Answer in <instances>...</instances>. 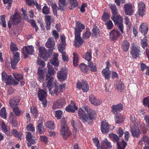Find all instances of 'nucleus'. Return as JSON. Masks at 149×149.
Returning a JSON list of instances; mask_svg holds the SVG:
<instances>
[{
	"mask_svg": "<svg viewBox=\"0 0 149 149\" xmlns=\"http://www.w3.org/2000/svg\"><path fill=\"white\" fill-rule=\"evenodd\" d=\"M107 68L103 69L102 71V73L104 75L106 79L109 80L110 78V75L111 74V71L107 70Z\"/></svg>",
	"mask_w": 149,
	"mask_h": 149,
	"instance_id": "28",
	"label": "nucleus"
},
{
	"mask_svg": "<svg viewBox=\"0 0 149 149\" xmlns=\"http://www.w3.org/2000/svg\"><path fill=\"white\" fill-rule=\"evenodd\" d=\"M70 5L69 8L71 10L77 7L78 5V3L76 0H68Z\"/></svg>",
	"mask_w": 149,
	"mask_h": 149,
	"instance_id": "30",
	"label": "nucleus"
},
{
	"mask_svg": "<svg viewBox=\"0 0 149 149\" xmlns=\"http://www.w3.org/2000/svg\"><path fill=\"white\" fill-rule=\"evenodd\" d=\"M134 128L131 130L132 135L134 137H138L139 135L140 131L139 130V125L136 123L135 124Z\"/></svg>",
	"mask_w": 149,
	"mask_h": 149,
	"instance_id": "21",
	"label": "nucleus"
},
{
	"mask_svg": "<svg viewBox=\"0 0 149 149\" xmlns=\"http://www.w3.org/2000/svg\"><path fill=\"white\" fill-rule=\"evenodd\" d=\"M62 57L63 61L67 62L68 61V56L66 55L65 52H62Z\"/></svg>",
	"mask_w": 149,
	"mask_h": 149,
	"instance_id": "61",
	"label": "nucleus"
},
{
	"mask_svg": "<svg viewBox=\"0 0 149 149\" xmlns=\"http://www.w3.org/2000/svg\"><path fill=\"white\" fill-rule=\"evenodd\" d=\"M89 100L91 103L95 106L100 105L102 103V101L97 99L93 95H91L89 96Z\"/></svg>",
	"mask_w": 149,
	"mask_h": 149,
	"instance_id": "16",
	"label": "nucleus"
},
{
	"mask_svg": "<svg viewBox=\"0 0 149 149\" xmlns=\"http://www.w3.org/2000/svg\"><path fill=\"white\" fill-rule=\"evenodd\" d=\"M101 131L102 133H105L108 132L109 130V127L108 124L104 122H101Z\"/></svg>",
	"mask_w": 149,
	"mask_h": 149,
	"instance_id": "22",
	"label": "nucleus"
},
{
	"mask_svg": "<svg viewBox=\"0 0 149 149\" xmlns=\"http://www.w3.org/2000/svg\"><path fill=\"white\" fill-rule=\"evenodd\" d=\"M109 136L111 138L113 141H115L117 143L118 142L119 138L118 136L114 133H111L109 134Z\"/></svg>",
	"mask_w": 149,
	"mask_h": 149,
	"instance_id": "46",
	"label": "nucleus"
},
{
	"mask_svg": "<svg viewBox=\"0 0 149 149\" xmlns=\"http://www.w3.org/2000/svg\"><path fill=\"white\" fill-rule=\"evenodd\" d=\"M123 48L124 51H127L129 47V43L127 40H125L123 42L122 44Z\"/></svg>",
	"mask_w": 149,
	"mask_h": 149,
	"instance_id": "45",
	"label": "nucleus"
},
{
	"mask_svg": "<svg viewBox=\"0 0 149 149\" xmlns=\"http://www.w3.org/2000/svg\"><path fill=\"white\" fill-rule=\"evenodd\" d=\"M10 49L12 51H17L18 50L16 45L15 43L12 42L10 45Z\"/></svg>",
	"mask_w": 149,
	"mask_h": 149,
	"instance_id": "57",
	"label": "nucleus"
},
{
	"mask_svg": "<svg viewBox=\"0 0 149 149\" xmlns=\"http://www.w3.org/2000/svg\"><path fill=\"white\" fill-rule=\"evenodd\" d=\"M135 48H132V50L131 52V53L132 55V56L133 58H136L138 57L139 55V50H136V51H135L134 49Z\"/></svg>",
	"mask_w": 149,
	"mask_h": 149,
	"instance_id": "48",
	"label": "nucleus"
},
{
	"mask_svg": "<svg viewBox=\"0 0 149 149\" xmlns=\"http://www.w3.org/2000/svg\"><path fill=\"white\" fill-rule=\"evenodd\" d=\"M45 21L46 22V28L47 30L50 28L51 24L54 21V19L52 16L47 15L45 16Z\"/></svg>",
	"mask_w": 149,
	"mask_h": 149,
	"instance_id": "13",
	"label": "nucleus"
},
{
	"mask_svg": "<svg viewBox=\"0 0 149 149\" xmlns=\"http://www.w3.org/2000/svg\"><path fill=\"white\" fill-rule=\"evenodd\" d=\"M88 66L90 68V70L92 72H95L97 71V69L95 63L92 62L89 63Z\"/></svg>",
	"mask_w": 149,
	"mask_h": 149,
	"instance_id": "37",
	"label": "nucleus"
},
{
	"mask_svg": "<svg viewBox=\"0 0 149 149\" xmlns=\"http://www.w3.org/2000/svg\"><path fill=\"white\" fill-rule=\"evenodd\" d=\"M39 56L42 57L45 60H47L48 58H50L52 55V52L49 50L48 52L46 50L45 48L40 47L39 49Z\"/></svg>",
	"mask_w": 149,
	"mask_h": 149,
	"instance_id": "5",
	"label": "nucleus"
},
{
	"mask_svg": "<svg viewBox=\"0 0 149 149\" xmlns=\"http://www.w3.org/2000/svg\"><path fill=\"white\" fill-rule=\"evenodd\" d=\"M114 86L115 88L121 92L123 90L124 88V84L120 81H118L116 82Z\"/></svg>",
	"mask_w": 149,
	"mask_h": 149,
	"instance_id": "27",
	"label": "nucleus"
},
{
	"mask_svg": "<svg viewBox=\"0 0 149 149\" xmlns=\"http://www.w3.org/2000/svg\"><path fill=\"white\" fill-rule=\"evenodd\" d=\"M115 119L116 124L122 123L124 121L123 116L120 114L116 115L115 117Z\"/></svg>",
	"mask_w": 149,
	"mask_h": 149,
	"instance_id": "33",
	"label": "nucleus"
},
{
	"mask_svg": "<svg viewBox=\"0 0 149 149\" xmlns=\"http://www.w3.org/2000/svg\"><path fill=\"white\" fill-rule=\"evenodd\" d=\"M88 120H92L94 118L95 115L96 114V112L92 109L89 110L88 113Z\"/></svg>",
	"mask_w": 149,
	"mask_h": 149,
	"instance_id": "40",
	"label": "nucleus"
},
{
	"mask_svg": "<svg viewBox=\"0 0 149 149\" xmlns=\"http://www.w3.org/2000/svg\"><path fill=\"white\" fill-rule=\"evenodd\" d=\"M77 107L75 106L74 102H72L71 104L69 105L65 108L66 111L71 112H74L77 109Z\"/></svg>",
	"mask_w": 149,
	"mask_h": 149,
	"instance_id": "24",
	"label": "nucleus"
},
{
	"mask_svg": "<svg viewBox=\"0 0 149 149\" xmlns=\"http://www.w3.org/2000/svg\"><path fill=\"white\" fill-rule=\"evenodd\" d=\"M10 123L14 126H16L17 125V122L16 119V117L15 115L11 113L10 114Z\"/></svg>",
	"mask_w": 149,
	"mask_h": 149,
	"instance_id": "34",
	"label": "nucleus"
},
{
	"mask_svg": "<svg viewBox=\"0 0 149 149\" xmlns=\"http://www.w3.org/2000/svg\"><path fill=\"white\" fill-rule=\"evenodd\" d=\"M66 72L65 70L62 68L61 70L57 72V77L58 79L62 81L66 79Z\"/></svg>",
	"mask_w": 149,
	"mask_h": 149,
	"instance_id": "14",
	"label": "nucleus"
},
{
	"mask_svg": "<svg viewBox=\"0 0 149 149\" xmlns=\"http://www.w3.org/2000/svg\"><path fill=\"white\" fill-rule=\"evenodd\" d=\"M13 108V111L15 113V115L18 116H19L20 113V111L19 108L17 107H15L14 108Z\"/></svg>",
	"mask_w": 149,
	"mask_h": 149,
	"instance_id": "59",
	"label": "nucleus"
},
{
	"mask_svg": "<svg viewBox=\"0 0 149 149\" xmlns=\"http://www.w3.org/2000/svg\"><path fill=\"white\" fill-rule=\"evenodd\" d=\"M6 16L5 15L1 16V21L2 25L3 27L6 28V22L5 20Z\"/></svg>",
	"mask_w": 149,
	"mask_h": 149,
	"instance_id": "54",
	"label": "nucleus"
},
{
	"mask_svg": "<svg viewBox=\"0 0 149 149\" xmlns=\"http://www.w3.org/2000/svg\"><path fill=\"white\" fill-rule=\"evenodd\" d=\"M92 30L93 34V36L96 37H97L100 36V31L99 29L96 25H94Z\"/></svg>",
	"mask_w": 149,
	"mask_h": 149,
	"instance_id": "36",
	"label": "nucleus"
},
{
	"mask_svg": "<svg viewBox=\"0 0 149 149\" xmlns=\"http://www.w3.org/2000/svg\"><path fill=\"white\" fill-rule=\"evenodd\" d=\"M77 85V88L79 89L82 88L84 92H86L89 89V86L86 80H82L81 82H78Z\"/></svg>",
	"mask_w": 149,
	"mask_h": 149,
	"instance_id": "7",
	"label": "nucleus"
},
{
	"mask_svg": "<svg viewBox=\"0 0 149 149\" xmlns=\"http://www.w3.org/2000/svg\"><path fill=\"white\" fill-rule=\"evenodd\" d=\"M19 60V54L18 52L14 53L13 58L11 61V67L13 68H16V65Z\"/></svg>",
	"mask_w": 149,
	"mask_h": 149,
	"instance_id": "9",
	"label": "nucleus"
},
{
	"mask_svg": "<svg viewBox=\"0 0 149 149\" xmlns=\"http://www.w3.org/2000/svg\"><path fill=\"white\" fill-rule=\"evenodd\" d=\"M65 83H62L59 86L55 85L54 86H52L48 89L51 95L55 94L58 95L60 93L63 91V89L65 88Z\"/></svg>",
	"mask_w": 149,
	"mask_h": 149,
	"instance_id": "3",
	"label": "nucleus"
},
{
	"mask_svg": "<svg viewBox=\"0 0 149 149\" xmlns=\"http://www.w3.org/2000/svg\"><path fill=\"white\" fill-rule=\"evenodd\" d=\"M2 79L3 81H7V84H11L10 81L12 80V76L11 75L8 76L7 73L3 71L2 73Z\"/></svg>",
	"mask_w": 149,
	"mask_h": 149,
	"instance_id": "18",
	"label": "nucleus"
},
{
	"mask_svg": "<svg viewBox=\"0 0 149 149\" xmlns=\"http://www.w3.org/2000/svg\"><path fill=\"white\" fill-rule=\"evenodd\" d=\"M105 24L106 25L108 29H111L113 28V24L110 20L108 21L107 22H106Z\"/></svg>",
	"mask_w": 149,
	"mask_h": 149,
	"instance_id": "56",
	"label": "nucleus"
},
{
	"mask_svg": "<svg viewBox=\"0 0 149 149\" xmlns=\"http://www.w3.org/2000/svg\"><path fill=\"white\" fill-rule=\"evenodd\" d=\"M61 120V134L63 139H66L71 134V132L67 127L65 119L62 118Z\"/></svg>",
	"mask_w": 149,
	"mask_h": 149,
	"instance_id": "1",
	"label": "nucleus"
},
{
	"mask_svg": "<svg viewBox=\"0 0 149 149\" xmlns=\"http://www.w3.org/2000/svg\"><path fill=\"white\" fill-rule=\"evenodd\" d=\"M109 6L112 14V16H116L117 15L118 12L115 5L114 4H110Z\"/></svg>",
	"mask_w": 149,
	"mask_h": 149,
	"instance_id": "29",
	"label": "nucleus"
},
{
	"mask_svg": "<svg viewBox=\"0 0 149 149\" xmlns=\"http://www.w3.org/2000/svg\"><path fill=\"white\" fill-rule=\"evenodd\" d=\"M80 69L81 71L84 73H87L88 71L87 65L84 63H81L79 65Z\"/></svg>",
	"mask_w": 149,
	"mask_h": 149,
	"instance_id": "42",
	"label": "nucleus"
},
{
	"mask_svg": "<svg viewBox=\"0 0 149 149\" xmlns=\"http://www.w3.org/2000/svg\"><path fill=\"white\" fill-rule=\"evenodd\" d=\"M54 78L51 76L46 75V81L47 83H44L43 84V88L45 90H47V88L50 89L54 83Z\"/></svg>",
	"mask_w": 149,
	"mask_h": 149,
	"instance_id": "6",
	"label": "nucleus"
},
{
	"mask_svg": "<svg viewBox=\"0 0 149 149\" xmlns=\"http://www.w3.org/2000/svg\"><path fill=\"white\" fill-rule=\"evenodd\" d=\"M31 111L35 118H36L38 114L37 109L34 107H32L31 108Z\"/></svg>",
	"mask_w": 149,
	"mask_h": 149,
	"instance_id": "53",
	"label": "nucleus"
},
{
	"mask_svg": "<svg viewBox=\"0 0 149 149\" xmlns=\"http://www.w3.org/2000/svg\"><path fill=\"white\" fill-rule=\"evenodd\" d=\"M45 125L46 127L50 130H53L55 127L54 122L51 121L47 122Z\"/></svg>",
	"mask_w": 149,
	"mask_h": 149,
	"instance_id": "41",
	"label": "nucleus"
},
{
	"mask_svg": "<svg viewBox=\"0 0 149 149\" xmlns=\"http://www.w3.org/2000/svg\"><path fill=\"white\" fill-rule=\"evenodd\" d=\"M85 58L86 60L89 62L91 60V53L90 52H87L85 56Z\"/></svg>",
	"mask_w": 149,
	"mask_h": 149,
	"instance_id": "55",
	"label": "nucleus"
},
{
	"mask_svg": "<svg viewBox=\"0 0 149 149\" xmlns=\"http://www.w3.org/2000/svg\"><path fill=\"white\" fill-rule=\"evenodd\" d=\"M63 112L61 110H58L56 111L55 116L58 119H61V116Z\"/></svg>",
	"mask_w": 149,
	"mask_h": 149,
	"instance_id": "60",
	"label": "nucleus"
},
{
	"mask_svg": "<svg viewBox=\"0 0 149 149\" xmlns=\"http://www.w3.org/2000/svg\"><path fill=\"white\" fill-rule=\"evenodd\" d=\"M47 67H48V72L46 75H49L52 76L54 75L55 73V71L52 66L49 63L47 64Z\"/></svg>",
	"mask_w": 149,
	"mask_h": 149,
	"instance_id": "32",
	"label": "nucleus"
},
{
	"mask_svg": "<svg viewBox=\"0 0 149 149\" xmlns=\"http://www.w3.org/2000/svg\"><path fill=\"white\" fill-rule=\"evenodd\" d=\"M117 146L118 149H124L127 145V143L123 140L122 142L117 143Z\"/></svg>",
	"mask_w": 149,
	"mask_h": 149,
	"instance_id": "43",
	"label": "nucleus"
},
{
	"mask_svg": "<svg viewBox=\"0 0 149 149\" xmlns=\"http://www.w3.org/2000/svg\"><path fill=\"white\" fill-rule=\"evenodd\" d=\"M146 10L145 4L143 2H140V17H143L146 15Z\"/></svg>",
	"mask_w": 149,
	"mask_h": 149,
	"instance_id": "26",
	"label": "nucleus"
},
{
	"mask_svg": "<svg viewBox=\"0 0 149 149\" xmlns=\"http://www.w3.org/2000/svg\"><path fill=\"white\" fill-rule=\"evenodd\" d=\"M25 49L26 53L32 55L34 52L33 47L32 45L25 46Z\"/></svg>",
	"mask_w": 149,
	"mask_h": 149,
	"instance_id": "39",
	"label": "nucleus"
},
{
	"mask_svg": "<svg viewBox=\"0 0 149 149\" xmlns=\"http://www.w3.org/2000/svg\"><path fill=\"white\" fill-rule=\"evenodd\" d=\"M78 114L79 118L84 123L86 122L88 123V115L85 112L84 110L81 108H79L78 111Z\"/></svg>",
	"mask_w": 149,
	"mask_h": 149,
	"instance_id": "8",
	"label": "nucleus"
},
{
	"mask_svg": "<svg viewBox=\"0 0 149 149\" xmlns=\"http://www.w3.org/2000/svg\"><path fill=\"white\" fill-rule=\"evenodd\" d=\"M0 116L3 119H6L7 113L5 108L3 107L0 110Z\"/></svg>",
	"mask_w": 149,
	"mask_h": 149,
	"instance_id": "44",
	"label": "nucleus"
},
{
	"mask_svg": "<svg viewBox=\"0 0 149 149\" xmlns=\"http://www.w3.org/2000/svg\"><path fill=\"white\" fill-rule=\"evenodd\" d=\"M112 111L115 114L118 113V112L120 111L123 109V105L121 104H118L117 105H113L111 107Z\"/></svg>",
	"mask_w": 149,
	"mask_h": 149,
	"instance_id": "19",
	"label": "nucleus"
},
{
	"mask_svg": "<svg viewBox=\"0 0 149 149\" xmlns=\"http://www.w3.org/2000/svg\"><path fill=\"white\" fill-rule=\"evenodd\" d=\"M38 73L39 75L38 79L40 82L43 81L44 79V74L42 68L40 67L38 68Z\"/></svg>",
	"mask_w": 149,
	"mask_h": 149,
	"instance_id": "31",
	"label": "nucleus"
},
{
	"mask_svg": "<svg viewBox=\"0 0 149 149\" xmlns=\"http://www.w3.org/2000/svg\"><path fill=\"white\" fill-rule=\"evenodd\" d=\"M148 24L145 22L141 24L140 25V31L143 35L146 34L148 31Z\"/></svg>",
	"mask_w": 149,
	"mask_h": 149,
	"instance_id": "23",
	"label": "nucleus"
},
{
	"mask_svg": "<svg viewBox=\"0 0 149 149\" xmlns=\"http://www.w3.org/2000/svg\"><path fill=\"white\" fill-rule=\"evenodd\" d=\"M50 63L53 65L58 66L59 65L58 58H53L50 61Z\"/></svg>",
	"mask_w": 149,
	"mask_h": 149,
	"instance_id": "58",
	"label": "nucleus"
},
{
	"mask_svg": "<svg viewBox=\"0 0 149 149\" xmlns=\"http://www.w3.org/2000/svg\"><path fill=\"white\" fill-rule=\"evenodd\" d=\"M111 19L114 21L116 25H117L118 29L121 31V33H123V19L120 15H117L116 16H112L111 17Z\"/></svg>",
	"mask_w": 149,
	"mask_h": 149,
	"instance_id": "4",
	"label": "nucleus"
},
{
	"mask_svg": "<svg viewBox=\"0 0 149 149\" xmlns=\"http://www.w3.org/2000/svg\"><path fill=\"white\" fill-rule=\"evenodd\" d=\"M55 45V41L53 38H49L46 43V47L48 48H50L49 50L52 52Z\"/></svg>",
	"mask_w": 149,
	"mask_h": 149,
	"instance_id": "17",
	"label": "nucleus"
},
{
	"mask_svg": "<svg viewBox=\"0 0 149 149\" xmlns=\"http://www.w3.org/2000/svg\"><path fill=\"white\" fill-rule=\"evenodd\" d=\"M65 1V0H58L59 9L61 11H63L64 10V7L66 5Z\"/></svg>",
	"mask_w": 149,
	"mask_h": 149,
	"instance_id": "38",
	"label": "nucleus"
},
{
	"mask_svg": "<svg viewBox=\"0 0 149 149\" xmlns=\"http://www.w3.org/2000/svg\"><path fill=\"white\" fill-rule=\"evenodd\" d=\"M22 21V19L20 14L18 13H15L10 17V20L8 22V26L9 29L11 26V24L15 25L18 24Z\"/></svg>",
	"mask_w": 149,
	"mask_h": 149,
	"instance_id": "2",
	"label": "nucleus"
},
{
	"mask_svg": "<svg viewBox=\"0 0 149 149\" xmlns=\"http://www.w3.org/2000/svg\"><path fill=\"white\" fill-rule=\"evenodd\" d=\"M42 11L44 14H48L49 13V9L47 6H45L43 7Z\"/></svg>",
	"mask_w": 149,
	"mask_h": 149,
	"instance_id": "63",
	"label": "nucleus"
},
{
	"mask_svg": "<svg viewBox=\"0 0 149 149\" xmlns=\"http://www.w3.org/2000/svg\"><path fill=\"white\" fill-rule=\"evenodd\" d=\"M121 35L120 33L118 30L113 29L110 33V38L113 40H116Z\"/></svg>",
	"mask_w": 149,
	"mask_h": 149,
	"instance_id": "10",
	"label": "nucleus"
},
{
	"mask_svg": "<svg viewBox=\"0 0 149 149\" xmlns=\"http://www.w3.org/2000/svg\"><path fill=\"white\" fill-rule=\"evenodd\" d=\"M27 140L30 143L35 144L36 143L35 139L33 138L32 135L31 133L28 132L26 136Z\"/></svg>",
	"mask_w": 149,
	"mask_h": 149,
	"instance_id": "35",
	"label": "nucleus"
},
{
	"mask_svg": "<svg viewBox=\"0 0 149 149\" xmlns=\"http://www.w3.org/2000/svg\"><path fill=\"white\" fill-rule=\"evenodd\" d=\"M74 58L73 59V63L74 66H77L78 65L79 58L77 54L73 53Z\"/></svg>",
	"mask_w": 149,
	"mask_h": 149,
	"instance_id": "49",
	"label": "nucleus"
},
{
	"mask_svg": "<svg viewBox=\"0 0 149 149\" xmlns=\"http://www.w3.org/2000/svg\"><path fill=\"white\" fill-rule=\"evenodd\" d=\"M47 93L43 90H39L38 93V97L40 100L43 101L45 99L47 96Z\"/></svg>",
	"mask_w": 149,
	"mask_h": 149,
	"instance_id": "25",
	"label": "nucleus"
},
{
	"mask_svg": "<svg viewBox=\"0 0 149 149\" xmlns=\"http://www.w3.org/2000/svg\"><path fill=\"white\" fill-rule=\"evenodd\" d=\"M80 34H75L74 45L76 47H80L83 43L84 41L80 37Z\"/></svg>",
	"mask_w": 149,
	"mask_h": 149,
	"instance_id": "11",
	"label": "nucleus"
},
{
	"mask_svg": "<svg viewBox=\"0 0 149 149\" xmlns=\"http://www.w3.org/2000/svg\"><path fill=\"white\" fill-rule=\"evenodd\" d=\"M37 128L39 132L41 134H44L45 132L44 128L43 127L42 123H40L38 124Z\"/></svg>",
	"mask_w": 149,
	"mask_h": 149,
	"instance_id": "47",
	"label": "nucleus"
},
{
	"mask_svg": "<svg viewBox=\"0 0 149 149\" xmlns=\"http://www.w3.org/2000/svg\"><path fill=\"white\" fill-rule=\"evenodd\" d=\"M9 104L12 108H14V107L18 105L19 100L17 97H11L9 100Z\"/></svg>",
	"mask_w": 149,
	"mask_h": 149,
	"instance_id": "20",
	"label": "nucleus"
},
{
	"mask_svg": "<svg viewBox=\"0 0 149 149\" xmlns=\"http://www.w3.org/2000/svg\"><path fill=\"white\" fill-rule=\"evenodd\" d=\"M141 140L143 141L145 145H149V136H144L140 140V141Z\"/></svg>",
	"mask_w": 149,
	"mask_h": 149,
	"instance_id": "52",
	"label": "nucleus"
},
{
	"mask_svg": "<svg viewBox=\"0 0 149 149\" xmlns=\"http://www.w3.org/2000/svg\"><path fill=\"white\" fill-rule=\"evenodd\" d=\"M13 75L15 79L18 81H21L23 80V76L18 74H14Z\"/></svg>",
	"mask_w": 149,
	"mask_h": 149,
	"instance_id": "50",
	"label": "nucleus"
},
{
	"mask_svg": "<svg viewBox=\"0 0 149 149\" xmlns=\"http://www.w3.org/2000/svg\"><path fill=\"white\" fill-rule=\"evenodd\" d=\"M110 17L108 13H104L102 17V20L104 22L107 21L109 18Z\"/></svg>",
	"mask_w": 149,
	"mask_h": 149,
	"instance_id": "64",
	"label": "nucleus"
},
{
	"mask_svg": "<svg viewBox=\"0 0 149 149\" xmlns=\"http://www.w3.org/2000/svg\"><path fill=\"white\" fill-rule=\"evenodd\" d=\"M146 39H144L141 41V46L142 47L145 49V48L148 46V43Z\"/></svg>",
	"mask_w": 149,
	"mask_h": 149,
	"instance_id": "62",
	"label": "nucleus"
},
{
	"mask_svg": "<svg viewBox=\"0 0 149 149\" xmlns=\"http://www.w3.org/2000/svg\"><path fill=\"white\" fill-rule=\"evenodd\" d=\"M124 9L125 14L127 15H130L132 14L133 12L132 6L130 4H125L124 6Z\"/></svg>",
	"mask_w": 149,
	"mask_h": 149,
	"instance_id": "15",
	"label": "nucleus"
},
{
	"mask_svg": "<svg viewBox=\"0 0 149 149\" xmlns=\"http://www.w3.org/2000/svg\"><path fill=\"white\" fill-rule=\"evenodd\" d=\"M75 28V34H81L80 33L85 28V26L80 22L77 21L76 23Z\"/></svg>",
	"mask_w": 149,
	"mask_h": 149,
	"instance_id": "12",
	"label": "nucleus"
},
{
	"mask_svg": "<svg viewBox=\"0 0 149 149\" xmlns=\"http://www.w3.org/2000/svg\"><path fill=\"white\" fill-rule=\"evenodd\" d=\"M143 104L145 107L149 109V96L145 97L143 100Z\"/></svg>",
	"mask_w": 149,
	"mask_h": 149,
	"instance_id": "51",
	"label": "nucleus"
}]
</instances>
